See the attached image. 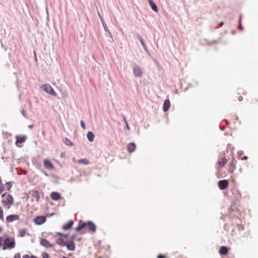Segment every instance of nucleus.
Here are the masks:
<instances>
[{"label":"nucleus","instance_id":"nucleus-17","mask_svg":"<svg viewBox=\"0 0 258 258\" xmlns=\"http://www.w3.org/2000/svg\"><path fill=\"white\" fill-rule=\"evenodd\" d=\"M74 224V221L73 220H70L68 222H67L66 224L63 225L62 228L63 230H68L72 227L73 225Z\"/></svg>","mask_w":258,"mask_h":258},{"label":"nucleus","instance_id":"nucleus-34","mask_svg":"<svg viewBox=\"0 0 258 258\" xmlns=\"http://www.w3.org/2000/svg\"><path fill=\"white\" fill-rule=\"evenodd\" d=\"M14 258H21L20 253H17L14 255Z\"/></svg>","mask_w":258,"mask_h":258},{"label":"nucleus","instance_id":"nucleus-36","mask_svg":"<svg viewBox=\"0 0 258 258\" xmlns=\"http://www.w3.org/2000/svg\"><path fill=\"white\" fill-rule=\"evenodd\" d=\"M158 258H167L166 255L159 254L158 256Z\"/></svg>","mask_w":258,"mask_h":258},{"label":"nucleus","instance_id":"nucleus-11","mask_svg":"<svg viewBox=\"0 0 258 258\" xmlns=\"http://www.w3.org/2000/svg\"><path fill=\"white\" fill-rule=\"evenodd\" d=\"M133 72L135 76L138 77H142L143 72L139 66H136L133 68Z\"/></svg>","mask_w":258,"mask_h":258},{"label":"nucleus","instance_id":"nucleus-45","mask_svg":"<svg viewBox=\"0 0 258 258\" xmlns=\"http://www.w3.org/2000/svg\"><path fill=\"white\" fill-rule=\"evenodd\" d=\"M226 123H227V124H228V121H227V120H226Z\"/></svg>","mask_w":258,"mask_h":258},{"label":"nucleus","instance_id":"nucleus-37","mask_svg":"<svg viewBox=\"0 0 258 258\" xmlns=\"http://www.w3.org/2000/svg\"><path fill=\"white\" fill-rule=\"evenodd\" d=\"M22 258H30V256L29 254H24L23 255Z\"/></svg>","mask_w":258,"mask_h":258},{"label":"nucleus","instance_id":"nucleus-40","mask_svg":"<svg viewBox=\"0 0 258 258\" xmlns=\"http://www.w3.org/2000/svg\"><path fill=\"white\" fill-rule=\"evenodd\" d=\"M238 99L240 101H241L242 100V97L241 96H239Z\"/></svg>","mask_w":258,"mask_h":258},{"label":"nucleus","instance_id":"nucleus-43","mask_svg":"<svg viewBox=\"0 0 258 258\" xmlns=\"http://www.w3.org/2000/svg\"><path fill=\"white\" fill-rule=\"evenodd\" d=\"M30 258H37V257L36 256L32 255L30 256Z\"/></svg>","mask_w":258,"mask_h":258},{"label":"nucleus","instance_id":"nucleus-44","mask_svg":"<svg viewBox=\"0 0 258 258\" xmlns=\"http://www.w3.org/2000/svg\"><path fill=\"white\" fill-rule=\"evenodd\" d=\"M239 27L240 29H241V24H240V23L239 24Z\"/></svg>","mask_w":258,"mask_h":258},{"label":"nucleus","instance_id":"nucleus-27","mask_svg":"<svg viewBox=\"0 0 258 258\" xmlns=\"http://www.w3.org/2000/svg\"><path fill=\"white\" fill-rule=\"evenodd\" d=\"M0 219L2 221L4 220V211L2 207L0 206Z\"/></svg>","mask_w":258,"mask_h":258},{"label":"nucleus","instance_id":"nucleus-26","mask_svg":"<svg viewBox=\"0 0 258 258\" xmlns=\"http://www.w3.org/2000/svg\"><path fill=\"white\" fill-rule=\"evenodd\" d=\"M63 142L67 146H73V144L72 143V142L68 138H65Z\"/></svg>","mask_w":258,"mask_h":258},{"label":"nucleus","instance_id":"nucleus-42","mask_svg":"<svg viewBox=\"0 0 258 258\" xmlns=\"http://www.w3.org/2000/svg\"><path fill=\"white\" fill-rule=\"evenodd\" d=\"M234 119L235 120H237L238 119V117L236 115L234 116Z\"/></svg>","mask_w":258,"mask_h":258},{"label":"nucleus","instance_id":"nucleus-38","mask_svg":"<svg viewBox=\"0 0 258 258\" xmlns=\"http://www.w3.org/2000/svg\"><path fill=\"white\" fill-rule=\"evenodd\" d=\"M4 230V228L2 225H0V234H1Z\"/></svg>","mask_w":258,"mask_h":258},{"label":"nucleus","instance_id":"nucleus-14","mask_svg":"<svg viewBox=\"0 0 258 258\" xmlns=\"http://www.w3.org/2000/svg\"><path fill=\"white\" fill-rule=\"evenodd\" d=\"M51 199L53 201H58L61 199V195L59 193L53 191L50 194V196Z\"/></svg>","mask_w":258,"mask_h":258},{"label":"nucleus","instance_id":"nucleus-10","mask_svg":"<svg viewBox=\"0 0 258 258\" xmlns=\"http://www.w3.org/2000/svg\"><path fill=\"white\" fill-rule=\"evenodd\" d=\"M46 217L45 216H37L33 220L34 222L37 225H41L46 221Z\"/></svg>","mask_w":258,"mask_h":258},{"label":"nucleus","instance_id":"nucleus-28","mask_svg":"<svg viewBox=\"0 0 258 258\" xmlns=\"http://www.w3.org/2000/svg\"><path fill=\"white\" fill-rule=\"evenodd\" d=\"M12 187V184L10 182H7L6 184H5V188H4L5 189L6 188L7 190H9Z\"/></svg>","mask_w":258,"mask_h":258},{"label":"nucleus","instance_id":"nucleus-35","mask_svg":"<svg viewBox=\"0 0 258 258\" xmlns=\"http://www.w3.org/2000/svg\"><path fill=\"white\" fill-rule=\"evenodd\" d=\"M76 234L72 235V236H71V241H73L74 242V240L76 239Z\"/></svg>","mask_w":258,"mask_h":258},{"label":"nucleus","instance_id":"nucleus-4","mask_svg":"<svg viewBox=\"0 0 258 258\" xmlns=\"http://www.w3.org/2000/svg\"><path fill=\"white\" fill-rule=\"evenodd\" d=\"M41 88L47 93L53 96H56L57 94L54 91L52 87L49 84H45L41 87Z\"/></svg>","mask_w":258,"mask_h":258},{"label":"nucleus","instance_id":"nucleus-18","mask_svg":"<svg viewBox=\"0 0 258 258\" xmlns=\"http://www.w3.org/2000/svg\"><path fill=\"white\" fill-rule=\"evenodd\" d=\"M18 236L20 237H23L25 236L26 235H29V234L28 233V231L27 229L25 228H22L20 229L18 231Z\"/></svg>","mask_w":258,"mask_h":258},{"label":"nucleus","instance_id":"nucleus-41","mask_svg":"<svg viewBox=\"0 0 258 258\" xmlns=\"http://www.w3.org/2000/svg\"><path fill=\"white\" fill-rule=\"evenodd\" d=\"M29 128H32L34 127V124H31L28 126Z\"/></svg>","mask_w":258,"mask_h":258},{"label":"nucleus","instance_id":"nucleus-23","mask_svg":"<svg viewBox=\"0 0 258 258\" xmlns=\"http://www.w3.org/2000/svg\"><path fill=\"white\" fill-rule=\"evenodd\" d=\"M149 3L152 10L155 12H157L158 11V8L156 6V4L153 2L152 0H148Z\"/></svg>","mask_w":258,"mask_h":258},{"label":"nucleus","instance_id":"nucleus-39","mask_svg":"<svg viewBox=\"0 0 258 258\" xmlns=\"http://www.w3.org/2000/svg\"><path fill=\"white\" fill-rule=\"evenodd\" d=\"M247 157L246 156H244V157H241V160H247Z\"/></svg>","mask_w":258,"mask_h":258},{"label":"nucleus","instance_id":"nucleus-46","mask_svg":"<svg viewBox=\"0 0 258 258\" xmlns=\"http://www.w3.org/2000/svg\"><path fill=\"white\" fill-rule=\"evenodd\" d=\"M54 214H53H53H51L50 215V216H53Z\"/></svg>","mask_w":258,"mask_h":258},{"label":"nucleus","instance_id":"nucleus-12","mask_svg":"<svg viewBox=\"0 0 258 258\" xmlns=\"http://www.w3.org/2000/svg\"><path fill=\"white\" fill-rule=\"evenodd\" d=\"M44 166L45 168L48 169H53L54 167L51 162L47 159L44 160Z\"/></svg>","mask_w":258,"mask_h":258},{"label":"nucleus","instance_id":"nucleus-15","mask_svg":"<svg viewBox=\"0 0 258 258\" xmlns=\"http://www.w3.org/2000/svg\"><path fill=\"white\" fill-rule=\"evenodd\" d=\"M227 160L225 157H220L217 162V165L219 167H223L227 163Z\"/></svg>","mask_w":258,"mask_h":258},{"label":"nucleus","instance_id":"nucleus-47","mask_svg":"<svg viewBox=\"0 0 258 258\" xmlns=\"http://www.w3.org/2000/svg\"><path fill=\"white\" fill-rule=\"evenodd\" d=\"M62 258H67V257H66V256H63V257H62Z\"/></svg>","mask_w":258,"mask_h":258},{"label":"nucleus","instance_id":"nucleus-21","mask_svg":"<svg viewBox=\"0 0 258 258\" xmlns=\"http://www.w3.org/2000/svg\"><path fill=\"white\" fill-rule=\"evenodd\" d=\"M170 106V102L168 99H166L164 101L163 103V109L164 112L167 111Z\"/></svg>","mask_w":258,"mask_h":258},{"label":"nucleus","instance_id":"nucleus-13","mask_svg":"<svg viewBox=\"0 0 258 258\" xmlns=\"http://www.w3.org/2000/svg\"><path fill=\"white\" fill-rule=\"evenodd\" d=\"M40 244L46 248H51L53 247V244H51L47 240L44 238H42L40 240Z\"/></svg>","mask_w":258,"mask_h":258},{"label":"nucleus","instance_id":"nucleus-5","mask_svg":"<svg viewBox=\"0 0 258 258\" xmlns=\"http://www.w3.org/2000/svg\"><path fill=\"white\" fill-rule=\"evenodd\" d=\"M20 220V216L18 214H11L6 217V221L7 223H11Z\"/></svg>","mask_w":258,"mask_h":258},{"label":"nucleus","instance_id":"nucleus-29","mask_svg":"<svg viewBox=\"0 0 258 258\" xmlns=\"http://www.w3.org/2000/svg\"><path fill=\"white\" fill-rule=\"evenodd\" d=\"M42 256L43 258H50L49 255L46 252H43L42 253Z\"/></svg>","mask_w":258,"mask_h":258},{"label":"nucleus","instance_id":"nucleus-9","mask_svg":"<svg viewBox=\"0 0 258 258\" xmlns=\"http://www.w3.org/2000/svg\"><path fill=\"white\" fill-rule=\"evenodd\" d=\"M236 160L234 158H233L231 161L229 165L228 172L233 173L236 168Z\"/></svg>","mask_w":258,"mask_h":258},{"label":"nucleus","instance_id":"nucleus-8","mask_svg":"<svg viewBox=\"0 0 258 258\" xmlns=\"http://www.w3.org/2000/svg\"><path fill=\"white\" fill-rule=\"evenodd\" d=\"M218 186L221 190H224L228 186V181L227 180H221L218 181Z\"/></svg>","mask_w":258,"mask_h":258},{"label":"nucleus","instance_id":"nucleus-20","mask_svg":"<svg viewBox=\"0 0 258 258\" xmlns=\"http://www.w3.org/2000/svg\"><path fill=\"white\" fill-rule=\"evenodd\" d=\"M229 248L225 246H222L220 248L219 253L221 255H226L227 254Z\"/></svg>","mask_w":258,"mask_h":258},{"label":"nucleus","instance_id":"nucleus-16","mask_svg":"<svg viewBox=\"0 0 258 258\" xmlns=\"http://www.w3.org/2000/svg\"><path fill=\"white\" fill-rule=\"evenodd\" d=\"M67 247V249L69 250L73 251L75 249L76 246L75 242L73 241H70L69 242H67V245H65Z\"/></svg>","mask_w":258,"mask_h":258},{"label":"nucleus","instance_id":"nucleus-30","mask_svg":"<svg viewBox=\"0 0 258 258\" xmlns=\"http://www.w3.org/2000/svg\"><path fill=\"white\" fill-rule=\"evenodd\" d=\"M139 40H140V42H141V43L142 45L144 48H145V47H146V45H145V42H144V40H143V38H142L141 37H139Z\"/></svg>","mask_w":258,"mask_h":258},{"label":"nucleus","instance_id":"nucleus-33","mask_svg":"<svg viewBox=\"0 0 258 258\" xmlns=\"http://www.w3.org/2000/svg\"><path fill=\"white\" fill-rule=\"evenodd\" d=\"M56 234L57 235L63 236V237H67V235L64 234H63L62 233H60V232H56Z\"/></svg>","mask_w":258,"mask_h":258},{"label":"nucleus","instance_id":"nucleus-32","mask_svg":"<svg viewBox=\"0 0 258 258\" xmlns=\"http://www.w3.org/2000/svg\"><path fill=\"white\" fill-rule=\"evenodd\" d=\"M81 127L84 129H86V125L84 121L83 120H81L80 121Z\"/></svg>","mask_w":258,"mask_h":258},{"label":"nucleus","instance_id":"nucleus-31","mask_svg":"<svg viewBox=\"0 0 258 258\" xmlns=\"http://www.w3.org/2000/svg\"><path fill=\"white\" fill-rule=\"evenodd\" d=\"M123 120H124V123H125V125H126V128L128 130H130V127L128 126V124L127 123V120H126V119L125 118V117L124 116H123Z\"/></svg>","mask_w":258,"mask_h":258},{"label":"nucleus","instance_id":"nucleus-1","mask_svg":"<svg viewBox=\"0 0 258 258\" xmlns=\"http://www.w3.org/2000/svg\"><path fill=\"white\" fill-rule=\"evenodd\" d=\"M16 240L14 237L10 236L7 234L0 236V248L3 250H12L15 248Z\"/></svg>","mask_w":258,"mask_h":258},{"label":"nucleus","instance_id":"nucleus-2","mask_svg":"<svg viewBox=\"0 0 258 258\" xmlns=\"http://www.w3.org/2000/svg\"><path fill=\"white\" fill-rule=\"evenodd\" d=\"M14 199L12 195L6 192L2 196V203L4 207L7 210L11 208L12 206L14 204Z\"/></svg>","mask_w":258,"mask_h":258},{"label":"nucleus","instance_id":"nucleus-24","mask_svg":"<svg viewBox=\"0 0 258 258\" xmlns=\"http://www.w3.org/2000/svg\"><path fill=\"white\" fill-rule=\"evenodd\" d=\"M87 136L88 140L90 142H92L94 141L95 136L92 132H89L87 134Z\"/></svg>","mask_w":258,"mask_h":258},{"label":"nucleus","instance_id":"nucleus-19","mask_svg":"<svg viewBox=\"0 0 258 258\" xmlns=\"http://www.w3.org/2000/svg\"><path fill=\"white\" fill-rule=\"evenodd\" d=\"M136 146L134 143H130L127 146V150L129 153H132L135 151Z\"/></svg>","mask_w":258,"mask_h":258},{"label":"nucleus","instance_id":"nucleus-3","mask_svg":"<svg viewBox=\"0 0 258 258\" xmlns=\"http://www.w3.org/2000/svg\"><path fill=\"white\" fill-rule=\"evenodd\" d=\"M86 227H87L89 230L91 232H95L96 228V225L91 221H88L86 223L83 222L82 221H80L77 227L76 228V230L79 232Z\"/></svg>","mask_w":258,"mask_h":258},{"label":"nucleus","instance_id":"nucleus-6","mask_svg":"<svg viewBox=\"0 0 258 258\" xmlns=\"http://www.w3.org/2000/svg\"><path fill=\"white\" fill-rule=\"evenodd\" d=\"M29 194L32 197V201L38 202L40 199V194L38 191L32 190L29 192Z\"/></svg>","mask_w":258,"mask_h":258},{"label":"nucleus","instance_id":"nucleus-22","mask_svg":"<svg viewBox=\"0 0 258 258\" xmlns=\"http://www.w3.org/2000/svg\"><path fill=\"white\" fill-rule=\"evenodd\" d=\"M56 243L61 247L65 246L67 245V242L64 241L62 238H58L56 241Z\"/></svg>","mask_w":258,"mask_h":258},{"label":"nucleus","instance_id":"nucleus-25","mask_svg":"<svg viewBox=\"0 0 258 258\" xmlns=\"http://www.w3.org/2000/svg\"><path fill=\"white\" fill-rule=\"evenodd\" d=\"M77 163L80 164H85V165H88L89 163V161H88V160L87 159L84 158V159H80V160H78Z\"/></svg>","mask_w":258,"mask_h":258},{"label":"nucleus","instance_id":"nucleus-7","mask_svg":"<svg viewBox=\"0 0 258 258\" xmlns=\"http://www.w3.org/2000/svg\"><path fill=\"white\" fill-rule=\"evenodd\" d=\"M16 145L18 147H22V143L25 142L26 141V137L24 136H16Z\"/></svg>","mask_w":258,"mask_h":258}]
</instances>
